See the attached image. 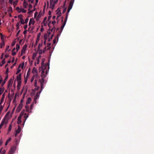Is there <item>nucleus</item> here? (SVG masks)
I'll list each match as a JSON object with an SVG mask.
<instances>
[{"mask_svg":"<svg viewBox=\"0 0 154 154\" xmlns=\"http://www.w3.org/2000/svg\"><path fill=\"white\" fill-rule=\"evenodd\" d=\"M16 149V147L14 146L11 147L9 152V154H13Z\"/></svg>","mask_w":154,"mask_h":154,"instance_id":"obj_7","label":"nucleus"},{"mask_svg":"<svg viewBox=\"0 0 154 154\" xmlns=\"http://www.w3.org/2000/svg\"><path fill=\"white\" fill-rule=\"evenodd\" d=\"M67 15H66V17L65 18V20L64 22L63 23V24L61 26V27L60 29L61 30V31L60 32H62V31L63 30L66 24V23L67 20Z\"/></svg>","mask_w":154,"mask_h":154,"instance_id":"obj_5","label":"nucleus"},{"mask_svg":"<svg viewBox=\"0 0 154 154\" xmlns=\"http://www.w3.org/2000/svg\"><path fill=\"white\" fill-rule=\"evenodd\" d=\"M58 0H56V1H54V4H56L58 2Z\"/></svg>","mask_w":154,"mask_h":154,"instance_id":"obj_61","label":"nucleus"},{"mask_svg":"<svg viewBox=\"0 0 154 154\" xmlns=\"http://www.w3.org/2000/svg\"><path fill=\"white\" fill-rule=\"evenodd\" d=\"M27 32V30H25L23 32V33L24 34V35H26V34Z\"/></svg>","mask_w":154,"mask_h":154,"instance_id":"obj_54","label":"nucleus"},{"mask_svg":"<svg viewBox=\"0 0 154 154\" xmlns=\"http://www.w3.org/2000/svg\"><path fill=\"white\" fill-rule=\"evenodd\" d=\"M5 58H7L9 57V54H6L5 55Z\"/></svg>","mask_w":154,"mask_h":154,"instance_id":"obj_55","label":"nucleus"},{"mask_svg":"<svg viewBox=\"0 0 154 154\" xmlns=\"http://www.w3.org/2000/svg\"><path fill=\"white\" fill-rule=\"evenodd\" d=\"M41 33L40 32H39V33L38 34V35H37V38H38L41 35Z\"/></svg>","mask_w":154,"mask_h":154,"instance_id":"obj_46","label":"nucleus"},{"mask_svg":"<svg viewBox=\"0 0 154 154\" xmlns=\"http://www.w3.org/2000/svg\"><path fill=\"white\" fill-rule=\"evenodd\" d=\"M21 128L19 126H18V128L17 130L16 131V132L18 134H19L21 131Z\"/></svg>","mask_w":154,"mask_h":154,"instance_id":"obj_15","label":"nucleus"},{"mask_svg":"<svg viewBox=\"0 0 154 154\" xmlns=\"http://www.w3.org/2000/svg\"><path fill=\"white\" fill-rule=\"evenodd\" d=\"M19 24H20L19 22H18L16 24V26H19Z\"/></svg>","mask_w":154,"mask_h":154,"instance_id":"obj_64","label":"nucleus"},{"mask_svg":"<svg viewBox=\"0 0 154 154\" xmlns=\"http://www.w3.org/2000/svg\"><path fill=\"white\" fill-rule=\"evenodd\" d=\"M27 27H28V26H27V25H26L24 26V29H26L27 28Z\"/></svg>","mask_w":154,"mask_h":154,"instance_id":"obj_52","label":"nucleus"},{"mask_svg":"<svg viewBox=\"0 0 154 154\" xmlns=\"http://www.w3.org/2000/svg\"><path fill=\"white\" fill-rule=\"evenodd\" d=\"M27 78L25 79L24 82L25 84H26V82H27Z\"/></svg>","mask_w":154,"mask_h":154,"instance_id":"obj_62","label":"nucleus"},{"mask_svg":"<svg viewBox=\"0 0 154 154\" xmlns=\"http://www.w3.org/2000/svg\"><path fill=\"white\" fill-rule=\"evenodd\" d=\"M20 47L19 45L18 44L16 45V50L17 52L18 50L20 49Z\"/></svg>","mask_w":154,"mask_h":154,"instance_id":"obj_22","label":"nucleus"},{"mask_svg":"<svg viewBox=\"0 0 154 154\" xmlns=\"http://www.w3.org/2000/svg\"><path fill=\"white\" fill-rule=\"evenodd\" d=\"M33 12V11L32 10H30L29 11V12H28V14H30V13H32Z\"/></svg>","mask_w":154,"mask_h":154,"instance_id":"obj_56","label":"nucleus"},{"mask_svg":"<svg viewBox=\"0 0 154 154\" xmlns=\"http://www.w3.org/2000/svg\"><path fill=\"white\" fill-rule=\"evenodd\" d=\"M51 16H50L48 17V21H49L51 19Z\"/></svg>","mask_w":154,"mask_h":154,"instance_id":"obj_53","label":"nucleus"},{"mask_svg":"<svg viewBox=\"0 0 154 154\" xmlns=\"http://www.w3.org/2000/svg\"><path fill=\"white\" fill-rule=\"evenodd\" d=\"M28 20H29L28 18H26L25 20V23H27L28 21Z\"/></svg>","mask_w":154,"mask_h":154,"instance_id":"obj_44","label":"nucleus"},{"mask_svg":"<svg viewBox=\"0 0 154 154\" xmlns=\"http://www.w3.org/2000/svg\"><path fill=\"white\" fill-rule=\"evenodd\" d=\"M5 93L3 94L2 95V98L1 100V101L0 103V105H1V104L2 103V102L3 101L5 97Z\"/></svg>","mask_w":154,"mask_h":154,"instance_id":"obj_16","label":"nucleus"},{"mask_svg":"<svg viewBox=\"0 0 154 154\" xmlns=\"http://www.w3.org/2000/svg\"><path fill=\"white\" fill-rule=\"evenodd\" d=\"M15 42H13L12 43V44H11V46H14L15 45Z\"/></svg>","mask_w":154,"mask_h":154,"instance_id":"obj_51","label":"nucleus"},{"mask_svg":"<svg viewBox=\"0 0 154 154\" xmlns=\"http://www.w3.org/2000/svg\"><path fill=\"white\" fill-rule=\"evenodd\" d=\"M74 3L72 2H70L69 3V5L68 8L67 13H66V15L67 14V15H68V13L71 10V9L72 8L73 4Z\"/></svg>","mask_w":154,"mask_h":154,"instance_id":"obj_4","label":"nucleus"},{"mask_svg":"<svg viewBox=\"0 0 154 154\" xmlns=\"http://www.w3.org/2000/svg\"><path fill=\"white\" fill-rule=\"evenodd\" d=\"M44 30V29L43 28H42L41 29V32H43Z\"/></svg>","mask_w":154,"mask_h":154,"instance_id":"obj_63","label":"nucleus"},{"mask_svg":"<svg viewBox=\"0 0 154 154\" xmlns=\"http://www.w3.org/2000/svg\"><path fill=\"white\" fill-rule=\"evenodd\" d=\"M25 107L26 111L27 112H29V106H26Z\"/></svg>","mask_w":154,"mask_h":154,"instance_id":"obj_33","label":"nucleus"},{"mask_svg":"<svg viewBox=\"0 0 154 154\" xmlns=\"http://www.w3.org/2000/svg\"><path fill=\"white\" fill-rule=\"evenodd\" d=\"M34 78H35V75H34L31 78V82H32L33 81Z\"/></svg>","mask_w":154,"mask_h":154,"instance_id":"obj_35","label":"nucleus"},{"mask_svg":"<svg viewBox=\"0 0 154 154\" xmlns=\"http://www.w3.org/2000/svg\"><path fill=\"white\" fill-rule=\"evenodd\" d=\"M31 101V99L30 97H28L27 99V101L26 102V104H28L30 103Z\"/></svg>","mask_w":154,"mask_h":154,"instance_id":"obj_18","label":"nucleus"},{"mask_svg":"<svg viewBox=\"0 0 154 154\" xmlns=\"http://www.w3.org/2000/svg\"><path fill=\"white\" fill-rule=\"evenodd\" d=\"M5 59H3V60H2V64H1V65H0V66H2V65H3V64H5Z\"/></svg>","mask_w":154,"mask_h":154,"instance_id":"obj_30","label":"nucleus"},{"mask_svg":"<svg viewBox=\"0 0 154 154\" xmlns=\"http://www.w3.org/2000/svg\"><path fill=\"white\" fill-rule=\"evenodd\" d=\"M20 71H21V69H18L17 70V72H16V74H18L20 72Z\"/></svg>","mask_w":154,"mask_h":154,"instance_id":"obj_38","label":"nucleus"},{"mask_svg":"<svg viewBox=\"0 0 154 154\" xmlns=\"http://www.w3.org/2000/svg\"><path fill=\"white\" fill-rule=\"evenodd\" d=\"M33 20V18H30L29 20V26L32 24V21Z\"/></svg>","mask_w":154,"mask_h":154,"instance_id":"obj_25","label":"nucleus"},{"mask_svg":"<svg viewBox=\"0 0 154 154\" xmlns=\"http://www.w3.org/2000/svg\"><path fill=\"white\" fill-rule=\"evenodd\" d=\"M50 8H51L52 10L55 7V4L53 3H50Z\"/></svg>","mask_w":154,"mask_h":154,"instance_id":"obj_17","label":"nucleus"},{"mask_svg":"<svg viewBox=\"0 0 154 154\" xmlns=\"http://www.w3.org/2000/svg\"><path fill=\"white\" fill-rule=\"evenodd\" d=\"M37 84V82L36 80H35V84L34 86L35 87H37L36 85Z\"/></svg>","mask_w":154,"mask_h":154,"instance_id":"obj_49","label":"nucleus"},{"mask_svg":"<svg viewBox=\"0 0 154 154\" xmlns=\"http://www.w3.org/2000/svg\"><path fill=\"white\" fill-rule=\"evenodd\" d=\"M11 124L9 126V128H8V132L10 131L11 130Z\"/></svg>","mask_w":154,"mask_h":154,"instance_id":"obj_36","label":"nucleus"},{"mask_svg":"<svg viewBox=\"0 0 154 154\" xmlns=\"http://www.w3.org/2000/svg\"><path fill=\"white\" fill-rule=\"evenodd\" d=\"M21 66V68L22 69H23L24 66V63H23L22 64H20L19 66V68Z\"/></svg>","mask_w":154,"mask_h":154,"instance_id":"obj_29","label":"nucleus"},{"mask_svg":"<svg viewBox=\"0 0 154 154\" xmlns=\"http://www.w3.org/2000/svg\"><path fill=\"white\" fill-rule=\"evenodd\" d=\"M30 72H29V71L28 70V71L27 72V75H26V78H29L30 75Z\"/></svg>","mask_w":154,"mask_h":154,"instance_id":"obj_31","label":"nucleus"},{"mask_svg":"<svg viewBox=\"0 0 154 154\" xmlns=\"http://www.w3.org/2000/svg\"><path fill=\"white\" fill-rule=\"evenodd\" d=\"M4 88H0V93H1L2 94L3 93V92H4Z\"/></svg>","mask_w":154,"mask_h":154,"instance_id":"obj_28","label":"nucleus"},{"mask_svg":"<svg viewBox=\"0 0 154 154\" xmlns=\"http://www.w3.org/2000/svg\"><path fill=\"white\" fill-rule=\"evenodd\" d=\"M9 2L11 5H12L13 4V0H9Z\"/></svg>","mask_w":154,"mask_h":154,"instance_id":"obj_47","label":"nucleus"},{"mask_svg":"<svg viewBox=\"0 0 154 154\" xmlns=\"http://www.w3.org/2000/svg\"><path fill=\"white\" fill-rule=\"evenodd\" d=\"M12 84V79H11L8 81V87H10L11 86Z\"/></svg>","mask_w":154,"mask_h":154,"instance_id":"obj_11","label":"nucleus"},{"mask_svg":"<svg viewBox=\"0 0 154 154\" xmlns=\"http://www.w3.org/2000/svg\"><path fill=\"white\" fill-rule=\"evenodd\" d=\"M42 71L41 73V76L42 78L41 79H40L39 80V82L41 84V90L40 92V93L42 91L43 88H44V79L45 78V76H44V74L45 73V70L46 69H44L42 68Z\"/></svg>","mask_w":154,"mask_h":154,"instance_id":"obj_1","label":"nucleus"},{"mask_svg":"<svg viewBox=\"0 0 154 154\" xmlns=\"http://www.w3.org/2000/svg\"><path fill=\"white\" fill-rule=\"evenodd\" d=\"M36 71V69L35 67L33 68L32 70V73H34Z\"/></svg>","mask_w":154,"mask_h":154,"instance_id":"obj_32","label":"nucleus"},{"mask_svg":"<svg viewBox=\"0 0 154 154\" xmlns=\"http://www.w3.org/2000/svg\"><path fill=\"white\" fill-rule=\"evenodd\" d=\"M2 77L0 76V84H1V82H2Z\"/></svg>","mask_w":154,"mask_h":154,"instance_id":"obj_59","label":"nucleus"},{"mask_svg":"<svg viewBox=\"0 0 154 154\" xmlns=\"http://www.w3.org/2000/svg\"><path fill=\"white\" fill-rule=\"evenodd\" d=\"M46 51V47L45 46L44 49L43 51V52H45V51Z\"/></svg>","mask_w":154,"mask_h":154,"instance_id":"obj_57","label":"nucleus"},{"mask_svg":"<svg viewBox=\"0 0 154 154\" xmlns=\"http://www.w3.org/2000/svg\"><path fill=\"white\" fill-rule=\"evenodd\" d=\"M26 48V47L25 48V46H24L21 51V56H22L23 54H24Z\"/></svg>","mask_w":154,"mask_h":154,"instance_id":"obj_12","label":"nucleus"},{"mask_svg":"<svg viewBox=\"0 0 154 154\" xmlns=\"http://www.w3.org/2000/svg\"><path fill=\"white\" fill-rule=\"evenodd\" d=\"M5 151H6L5 150H3L1 152V154H5Z\"/></svg>","mask_w":154,"mask_h":154,"instance_id":"obj_45","label":"nucleus"},{"mask_svg":"<svg viewBox=\"0 0 154 154\" xmlns=\"http://www.w3.org/2000/svg\"><path fill=\"white\" fill-rule=\"evenodd\" d=\"M9 48V45L7 46L5 49L6 51H8V50Z\"/></svg>","mask_w":154,"mask_h":154,"instance_id":"obj_48","label":"nucleus"},{"mask_svg":"<svg viewBox=\"0 0 154 154\" xmlns=\"http://www.w3.org/2000/svg\"><path fill=\"white\" fill-rule=\"evenodd\" d=\"M36 56V54L35 53H34L33 55L32 59H34Z\"/></svg>","mask_w":154,"mask_h":154,"instance_id":"obj_34","label":"nucleus"},{"mask_svg":"<svg viewBox=\"0 0 154 154\" xmlns=\"http://www.w3.org/2000/svg\"><path fill=\"white\" fill-rule=\"evenodd\" d=\"M16 10L18 11V12H19V11H21V8L20 9V8L19 7H17L16 8Z\"/></svg>","mask_w":154,"mask_h":154,"instance_id":"obj_40","label":"nucleus"},{"mask_svg":"<svg viewBox=\"0 0 154 154\" xmlns=\"http://www.w3.org/2000/svg\"><path fill=\"white\" fill-rule=\"evenodd\" d=\"M26 11H27L26 10H24L23 8H21V11H19V13L22 12L23 13H26Z\"/></svg>","mask_w":154,"mask_h":154,"instance_id":"obj_20","label":"nucleus"},{"mask_svg":"<svg viewBox=\"0 0 154 154\" xmlns=\"http://www.w3.org/2000/svg\"><path fill=\"white\" fill-rule=\"evenodd\" d=\"M54 36V34H52L50 38H49L48 39V42H50L51 40L52 39V38H53V37Z\"/></svg>","mask_w":154,"mask_h":154,"instance_id":"obj_26","label":"nucleus"},{"mask_svg":"<svg viewBox=\"0 0 154 154\" xmlns=\"http://www.w3.org/2000/svg\"><path fill=\"white\" fill-rule=\"evenodd\" d=\"M8 123V121L6 120L5 118H4L2 121L0 125L1 126H2L3 125L5 124L6 125Z\"/></svg>","mask_w":154,"mask_h":154,"instance_id":"obj_8","label":"nucleus"},{"mask_svg":"<svg viewBox=\"0 0 154 154\" xmlns=\"http://www.w3.org/2000/svg\"><path fill=\"white\" fill-rule=\"evenodd\" d=\"M38 14V13L36 12L34 14V17L35 18Z\"/></svg>","mask_w":154,"mask_h":154,"instance_id":"obj_58","label":"nucleus"},{"mask_svg":"<svg viewBox=\"0 0 154 154\" xmlns=\"http://www.w3.org/2000/svg\"><path fill=\"white\" fill-rule=\"evenodd\" d=\"M53 25H54L56 23V21L55 20L53 21L52 23Z\"/></svg>","mask_w":154,"mask_h":154,"instance_id":"obj_60","label":"nucleus"},{"mask_svg":"<svg viewBox=\"0 0 154 154\" xmlns=\"http://www.w3.org/2000/svg\"><path fill=\"white\" fill-rule=\"evenodd\" d=\"M51 44L50 43H48L47 44V47H49L48 48V49H49V48H50V46H51Z\"/></svg>","mask_w":154,"mask_h":154,"instance_id":"obj_39","label":"nucleus"},{"mask_svg":"<svg viewBox=\"0 0 154 154\" xmlns=\"http://www.w3.org/2000/svg\"><path fill=\"white\" fill-rule=\"evenodd\" d=\"M18 18H19L20 19V18H22L23 16L21 14L19 15L18 16Z\"/></svg>","mask_w":154,"mask_h":154,"instance_id":"obj_41","label":"nucleus"},{"mask_svg":"<svg viewBox=\"0 0 154 154\" xmlns=\"http://www.w3.org/2000/svg\"><path fill=\"white\" fill-rule=\"evenodd\" d=\"M11 138L10 137L9 138H8V140H6V143H5V146L7 145V144H8V143H9V142H10L11 141Z\"/></svg>","mask_w":154,"mask_h":154,"instance_id":"obj_19","label":"nucleus"},{"mask_svg":"<svg viewBox=\"0 0 154 154\" xmlns=\"http://www.w3.org/2000/svg\"><path fill=\"white\" fill-rule=\"evenodd\" d=\"M8 68H7L6 71V73L7 74V75H8Z\"/></svg>","mask_w":154,"mask_h":154,"instance_id":"obj_50","label":"nucleus"},{"mask_svg":"<svg viewBox=\"0 0 154 154\" xmlns=\"http://www.w3.org/2000/svg\"><path fill=\"white\" fill-rule=\"evenodd\" d=\"M40 91H39V92H37L34 97V101L35 102V103H36V100H37V99L39 97V94L41 93V92L40 93Z\"/></svg>","mask_w":154,"mask_h":154,"instance_id":"obj_6","label":"nucleus"},{"mask_svg":"<svg viewBox=\"0 0 154 154\" xmlns=\"http://www.w3.org/2000/svg\"><path fill=\"white\" fill-rule=\"evenodd\" d=\"M66 8H64L63 9V14H64L66 11Z\"/></svg>","mask_w":154,"mask_h":154,"instance_id":"obj_42","label":"nucleus"},{"mask_svg":"<svg viewBox=\"0 0 154 154\" xmlns=\"http://www.w3.org/2000/svg\"><path fill=\"white\" fill-rule=\"evenodd\" d=\"M23 107V105L22 104H20L18 107L17 109L20 111L22 109Z\"/></svg>","mask_w":154,"mask_h":154,"instance_id":"obj_21","label":"nucleus"},{"mask_svg":"<svg viewBox=\"0 0 154 154\" xmlns=\"http://www.w3.org/2000/svg\"><path fill=\"white\" fill-rule=\"evenodd\" d=\"M8 75H7L4 81V82H3L2 83V85H1L2 86H3L5 84V83L6 81L8 79Z\"/></svg>","mask_w":154,"mask_h":154,"instance_id":"obj_13","label":"nucleus"},{"mask_svg":"<svg viewBox=\"0 0 154 154\" xmlns=\"http://www.w3.org/2000/svg\"><path fill=\"white\" fill-rule=\"evenodd\" d=\"M20 22L22 24H24L25 23V22L24 21L23 18H20Z\"/></svg>","mask_w":154,"mask_h":154,"instance_id":"obj_24","label":"nucleus"},{"mask_svg":"<svg viewBox=\"0 0 154 154\" xmlns=\"http://www.w3.org/2000/svg\"><path fill=\"white\" fill-rule=\"evenodd\" d=\"M26 0H24L23 2V6L25 8H27L28 5V4L26 2Z\"/></svg>","mask_w":154,"mask_h":154,"instance_id":"obj_10","label":"nucleus"},{"mask_svg":"<svg viewBox=\"0 0 154 154\" xmlns=\"http://www.w3.org/2000/svg\"><path fill=\"white\" fill-rule=\"evenodd\" d=\"M29 9H28V10L29 11L30 9L32 8V6L31 4H29Z\"/></svg>","mask_w":154,"mask_h":154,"instance_id":"obj_37","label":"nucleus"},{"mask_svg":"<svg viewBox=\"0 0 154 154\" xmlns=\"http://www.w3.org/2000/svg\"><path fill=\"white\" fill-rule=\"evenodd\" d=\"M18 2V0H16L13 2V5H14V6L17 5Z\"/></svg>","mask_w":154,"mask_h":154,"instance_id":"obj_23","label":"nucleus"},{"mask_svg":"<svg viewBox=\"0 0 154 154\" xmlns=\"http://www.w3.org/2000/svg\"><path fill=\"white\" fill-rule=\"evenodd\" d=\"M21 74L20 73L17 76V86H20L21 84Z\"/></svg>","mask_w":154,"mask_h":154,"instance_id":"obj_3","label":"nucleus"},{"mask_svg":"<svg viewBox=\"0 0 154 154\" xmlns=\"http://www.w3.org/2000/svg\"><path fill=\"white\" fill-rule=\"evenodd\" d=\"M22 118V115L21 114L20 116L18 117L17 119V123L18 124H21L22 121H21V119Z\"/></svg>","mask_w":154,"mask_h":154,"instance_id":"obj_9","label":"nucleus"},{"mask_svg":"<svg viewBox=\"0 0 154 154\" xmlns=\"http://www.w3.org/2000/svg\"><path fill=\"white\" fill-rule=\"evenodd\" d=\"M16 52H14V51H12V55L13 56L15 55H16Z\"/></svg>","mask_w":154,"mask_h":154,"instance_id":"obj_43","label":"nucleus"},{"mask_svg":"<svg viewBox=\"0 0 154 154\" xmlns=\"http://www.w3.org/2000/svg\"><path fill=\"white\" fill-rule=\"evenodd\" d=\"M47 34H45L44 36V38L45 39V40H46L47 39Z\"/></svg>","mask_w":154,"mask_h":154,"instance_id":"obj_27","label":"nucleus"},{"mask_svg":"<svg viewBox=\"0 0 154 154\" xmlns=\"http://www.w3.org/2000/svg\"><path fill=\"white\" fill-rule=\"evenodd\" d=\"M45 59H43L42 60V66L41 68L44 69H46L47 67L48 66V69L49 68V61L50 60H48V63H46L45 64L44 63V62H45Z\"/></svg>","mask_w":154,"mask_h":154,"instance_id":"obj_2","label":"nucleus"},{"mask_svg":"<svg viewBox=\"0 0 154 154\" xmlns=\"http://www.w3.org/2000/svg\"><path fill=\"white\" fill-rule=\"evenodd\" d=\"M60 34H58L55 37V38L53 40V43L55 44L56 42V39H57V40H58V36L60 35Z\"/></svg>","mask_w":154,"mask_h":154,"instance_id":"obj_14","label":"nucleus"}]
</instances>
